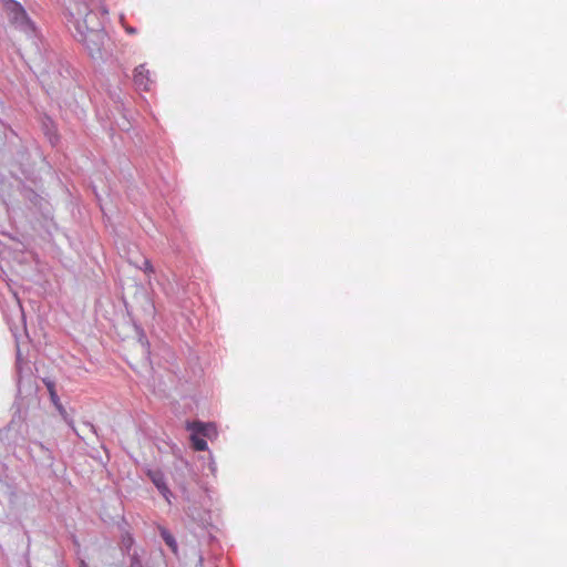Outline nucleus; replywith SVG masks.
Listing matches in <instances>:
<instances>
[{
  "instance_id": "obj_1",
  "label": "nucleus",
  "mask_w": 567,
  "mask_h": 567,
  "mask_svg": "<svg viewBox=\"0 0 567 567\" xmlns=\"http://www.w3.org/2000/svg\"><path fill=\"white\" fill-rule=\"evenodd\" d=\"M101 4L92 8V0H71L68 4L69 25L74 29V37L82 42L91 54L99 52L103 42V24L101 17L107 14Z\"/></svg>"
},
{
  "instance_id": "obj_2",
  "label": "nucleus",
  "mask_w": 567,
  "mask_h": 567,
  "mask_svg": "<svg viewBox=\"0 0 567 567\" xmlns=\"http://www.w3.org/2000/svg\"><path fill=\"white\" fill-rule=\"evenodd\" d=\"M4 10L10 22L22 31L32 30V23L24 10V8L14 0H7L4 2Z\"/></svg>"
},
{
  "instance_id": "obj_3",
  "label": "nucleus",
  "mask_w": 567,
  "mask_h": 567,
  "mask_svg": "<svg viewBox=\"0 0 567 567\" xmlns=\"http://www.w3.org/2000/svg\"><path fill=\"white\" fill-rule=\"evenodd\" d=\"M133 80L136 87L142 91H150L155 83V79L146 64H140L135 68Z\"/></svg>"
},
{
  "instance_id": "obj_4",
  "label": "nucleus",
  "mask_w": 567,
  "mask_h": 567,
  "mask_svg": "<svg viewBox=\"0 0 567 567\" xmlns=\"http://www.w3.org/2000/svg\"><path fill=\"white\" fill-rule=\"evenodd\" d=\"M189 429L194 432V434L192 435V443L194 450L206 451L207 442L203 437H199L197 434H203L204 436H207L212 429V425L195 422L189 426Z\"/></svg>"
},
{
  "instance_id": "obj_5",
  "label": "nucleus",
  "mask_w": 567,
  "mask_h": 567,
  "mask_svg": "<svg viewBox=\"0 0 567 567\" xmlns=\"http://www.w3.org/2000/svg\"><path fill=\"white\" fill-rule=\"evenodd\" d=\"M158 529L165 544L172 549L174 554H177L178 547L174 536L165 527L159 526Z\"/></svg>"
},
{
  "instance_id": "obj_6",
  "label": "nucleus",
  "mask_w": 567,
  "mask_h": 567,
  "mask_svg": "<svg viewBox=\"0 0 567 567\" xmlns=\"http://www.w3.org/2000/svg\"><path fill=\"white\" fill-rule=\"evenodd\" d=\"M154 484L156 485V487L158 488V491L161 492V494L165 497V499L167 502H169V489L167 487V485L164 483L163 478L161 476H157V475H154L152 477Z\"/></svg>"
},
{
  "instance_id": "obj_7",
  "label": "nucleus",
  "mask_w": 567,
  "mask_h": 567,
  "mask_svg": "<svg viewBox=\"0 0 567 567\" xmlns=\"http://www.w3.org/2000/svg\"><path fill=\"white\" fill-rule=\"evenodd\" d=\"M43 383L45 384L47 389H48V392L50 394V399H51V402L53 404H58V401L60 400L58 393H56V390H55V384L53 381L49 380V379H44L43 380Z\"/></svg>"
},
{
  "instance_id": "obj_8",
  "label": "nucleus",
  "mask_w": 567,
  "mask_h": 567,
  "mask_svg": "<svg viewBox=\"0 0 567 567\" xmlns=\"http://www.w3.org/2000/svg\"><path fill=\"white\" fill-rule=\"evenodd\" d=\"M141 269L147 275H152L154 272V267L148 259H144Z\"/></svg>"
},
{
  "instance_id": "obj_9",
  "label": "nucleus",
  "mask_w": 567,
  "mask_h": 567,
  "mask_svg": "<svg viewBox=\"0 0 567 567\" xmlns=\"http://www.w3.org/2000/svg\"><path fill=\"white\" fill-rule=\"evenodd\" d=\"M61 414H65V410L63 408V405L61 404L60 400L58 401V404H53Z\"/></svg>"
},
{
  "instance_id": "obj_10",
  "label": "nucleus",
  "mask_w": 567,
  "mask_h": 567,
  "mask_svg": "<svg viewBox=\"0 0 567 567\" xmlns=\"http://www.w3.org/2000/svg\"><path fill=\"white\" fill-rule=\"evenodd\" d=\"M126 31H127L128 33H135V30H134L133 28H127V29H126Z\"/></svg>"
},
{
  "instance_id": "obj_11",
  "label": "nucleus",
  "mask_w": 567,
  "mask_h": 567,
  "mask_svg": "<svg viewBox=\"0 0 567 567\" xmlns=\"http://www.w3.org/2000/svg\"><path fill=\"white\" fill-rule=\"evenodd\" d=\"M141 346H142V347H143V349H144V353H145V354H147V353H148V351H147V349H146L145 344H143V343H142Z\"/></svg>"
}]
</instances>
